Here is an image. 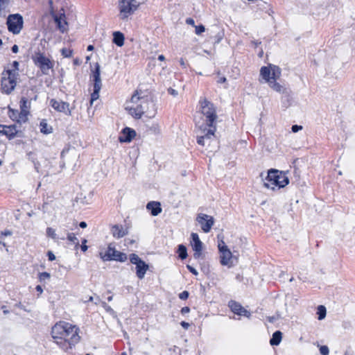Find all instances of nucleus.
I'll use <instances>...</instances> for the list:
<instances>
[{"label":"nucleus","mask_w":355,"mask_h":355,"mask_svg":"<svg viewBox=\"0 0 355 355\" xmlns=\"http://www.w3.org/2000/svg\"><path fill=\"white\" fill-rule=\"evenodd\" d=\"M125 110L134 119H141L143 115L153 118L157 113V107L151 96L145 92L136 90L130 99L125 103Z\"/></svg>","instance_id":"nucleus-1"},{"label":"nucleus","mask_w":355,"mask_h":355,"mask_svg":"<svg viewBox=\"0 0 355 355\" xmlns=\"http://www.w3.org/2000/svg\"><path fill=\"white\" fill-rule=\"evenodd\" d=\"M79 328L69 322L60 321L51 329L54 342L64 351L71 349L80 340Z\"/></svg>","instance_id":"nucleus-2"},{"label":"nucleus","mask_w":355,"mask_h":355,"mask_svg":"<svg viewBox=\"0 0 355 355\" xmlns=\"http://www.w3.org/2000/svg\"><path fill=\"white\" fill-rule=\"evenodd\" d=\"M199 103L200 105L201 112L205 117V124L200 126L202 135H198L197 142L199 145L205 146V140H210L212 137H215L214 133L216 130L215 123L217 114L214 104L206 98L201 99Z\"/></svg>","instance_id":"nucleus-3"},{"label":"nucleus","mask_w":355,"mask_h":355,"mask_svg":"<svg viewBox=\"0 0 355 355\" xmlns=\"http://www.w3.org/2000/svg\"><path fill=\"white\" fill-rule=\"evenodd\" d=\"M289 183L288 178L286 173L275 169H270L268 172V175L263 182V186L267 189L275 190L276 187L279 189L286 187Z\"/></svg>","instance_id":"nucleus-4"},{"label":"nucleus","mask_w":355,"mask_h":355,"mask_svg":"<svg viewBox=\"0 0 355 355\" xmlns=\"http://www.w3.org/2000/svg\"><path fill=\"white\" fill-rule=\"evenodd\" d=\"M139 3L137 0H120L118 4L119 17L123 21H127L138 9Z\"/></svg>","instance_id":"nucleus-5"},{"label":"nucleus","mask_w":355,"mask_h":355,"mask_svg":"<svg viewBox=\"0 0 355 355\" xmlns=\"http://www.w3.org/2000/svg\"><path fill=\"white\" fill-rule=\"evenodd\" d=\"M18 72L13 70H5L2 73L1 90L6 94H10L17 85Z\"/></svg>","instance_id":"nucleus-6"},{"label":"nucleus","mask_w":355,"mask_h":355,"mask_svg":"<svg viewBox=\"0 0 355 355\" xmlns=\"http://www.w3.org/2000/svg\"><path fill=\"white\" fill-rule=\"evenodd\" d=\"M260 76L268 84L274 79H279L281 76V69L279 67L269 64L262 67L260 69Z\"/></svg>","instance_id":"nucleus-7"},{"label":"nucleus","mask_w":355,"mask_h":355,"mask_svg":"<svg viewBox=\"0 0 355 355\" xmlns=\"http://www.w3.org/2000/svg\"><path fill=\"white\" fill-rule=\"evenodd\" d=\"M100 256L104 261L114 260L124 262L127 259V255L116 250L111 243L108 245L107 252L105 254L100 252Z\"/></svg>","instance_id":"nucleus-8"},{"label":"nucleus","mask_w":355,"mask_h":355,"mask_svg":"<svg viewBox=\"0 0 355 355\" xmlns=\"http://www.w3.org/2000/svg\"><path fill=\"white\" fill-rule=\"evenodd\" d=\"M23 17L19 14L10 15L7 19L8 29L13 34L20 33L23 27Z\"/></svg>","instance_id":"nucleus-9"},{"label":"nucleus","mask_w":355,"mask_h":355,"mask_svg":"<svg viewBox=\"0 0 355 355\" xmlns=\"http://www.w3.org/2000/svg\"><path fill=\"white\" fill-rule=\"evenodd\" d=\"M34 62L40 68L44 74H48L49 69L53 67V62L42 53H38L35 55Z\"/></svg>","instance_id":"nucleus-10"},{"label":"nucleus","mask_w":355,"mask_h":355,"mask_svg":"<svg viewBox=\"0 0 355 355\" xmlns=\"http://www.w3.org/2000/svg\"><path fill=\"white\" fill-rule=\"evenodd\" d=\"M196 220L200 225L202 231L205 233L209 232L214 223V219L212 216L205 214H199Z\"/></svg>","instance_id":"nucleus-11"},{"label":"nucleus","mask_w":355,"mask_h":355,"mask_svg":"<svg viewBox=\"0 0 355 355\" xmlns=\"http://www.w3.org/2000/svg\"><path fill=\"white\" fill-rule=\"evenodd\" d=\"M50 105L53 107L55 110L59 112H62L67 116L71 115V110L70 108L69 103L67 102L62 101L61 100L51 99Z\"/></svg>","instance_id":"nucleus-12"},{"label":"nucleus","mask_w":355,"mask_h":355,"mask_svg":"<svg viewBox=\"0 0 355 355\" xmlns=\"http://www.w3.org/2000/svg\"><path fill=\"white\" fill-rule=\"evenodd\" d=\"M229 307L232 312L239 315H243L247 318H250L251 315L250 313L248 310L243 307L241 304L235 301H230L229 302Z\"/></svg>","instance_id":"nucleus-13"},{"label":"nucleus","mask_w":355,"mask_h":355,"mask_svg":"<svg viewBox=\"0 0 355 355\" xmlns=\"http://www.w3.org/2000/svg\"><path fill=\"white\" fill-rule=\"evenodd\" d=\"M191 238L193 240L192 248L194 250L193 257L195 259H199L202 255V243L196 233H192Z\"/></svg>","instance_id":"nucleus-14"},{"label":"nucleus","mask_w":355,"mask_h":355,"mask_svg":"<svg viewBox=\"0 0 355 355\" xmlns=\"http://www.w3.org/2000/svg\"><path fill=\"white\" fill-rule=\"evenodd\" d=\"M220 263L223 266H227L228 268H231L233 266V255L232 252L229 250H225L224 252H220Z\"/></svg>","instance_id":"nucleus-15"},{"label":"nucleus","mask_w":355,"mask_h":355,"mask_svg":"<svg viewBox=\"0 0 355 355\" xmlns=\"http://www.w3.org/2000/svg\"><path fill=\"white\" fill-rule=\"evenodd\" d=\"M17 133V130L15 125L9 126L0 125V134L7 136L9 139H13Z\"/></svg>","instance_id":"nucleus-16"},{"label":"nucleus","mask_w":355,"mask_h":355,"mask_svg":"<svg viewBox=\"0 0 355 355\" xmlns=\"http://www.w3.org/2000/svg\"><path fill=\"white\" fill-rule=\"evenodd\" d=\"M53 19L55 22L57 24V26L58 29L62 32L64 33L67 31V22L65 20V15L64 13H61L59 15H54Z\"/></svg>","instance_id":"nucleus-17"},{"label":"nucleus","mask_w":355,"mask_h":355,"mask_svg":"<svg viewBox=\"0 0 355 355\" xmlns=\"http://www.w3.org/2000/svg\"><path fill=\"white\" fill-rule=\"evenodd\" d=\"M111 232L114 238L120 239L127 235L128 231L121 225H114L112 227Z\"/></svg>","instance_id":"nucleus-18"},{"label":"nucleus","mask_w":355,"mask_h":355,"mask_svg":"<svg viewBox=\"0 0 355 355\" xmlns=\"http://www.w3.org/2000/svg\"><path fill=\"white\" fill-rule=\"evenodd\" d=\"M123 137H119L121 142H130L136 135L134 130L130 128H125L122 131Z\"/></svg>","instance_id":"nucleus-19"},{"label":"nucleus","mask_w":355,"mask_h":355,"mask_svg":"<svg viewBox=\"0 0 355 355\" xmlns=\"http://www.w3.org/2000/svg\"><path fill=\"white\" fill-rule=\"evenodd\" d=\"M147 209L150 211L153 216H155L162 212L161 204L159 202L151 201L146 205Z\"/></svg>","instance_id":"nucleus-20"},{"label":"nucleus","mask_w":355,"mask_h":355,"mask_svg":"<svg viewBox=\"0 0 355 355\" xmlns=\"http://www.w3.org/2000/svg\"><path fill=\"white\" fill-rule=\"evenodd\" d=\"M149 266L144 261L136 265V275L140 279L144 278L146 271L148 270Z\"/></svg>","instance_id":"nucleus-21"},{"label":"nucleus","mask_w":355,"mask_h":355,"mask_svg":"<svg viewBox=\"0 0 355 355\" xmlns=\"http://www.w3.org/2000/svg\"><path fill=\"white\" fill-rule=\"evenodd\" d=\"M277 79H274L273 80H271V82L268 83L270 87L278 93H286V89L284 88L282 85H281L279 83H277Z\"/></svg>","instance_id":"nucleus-22"},{"label":"nucleus","mask_w":355,"mask_h":355,"mask_svg":"<svg viewBox=\"0 0 355 355\" xmlns=\"http://www.w3.org/2000/svg\"><path fill=\"white\" fill-rule=\"evenodd\" d=\"M113 42L118 46H122L124 44V35L121 32L116 31L113 33Z\"/></svg>","instance_id":"nucleus-23"},{"label":"nucleus","mask_w":355,"mask_h":355,"mask_svg":"<svg viewBox=\"0 0 355 355\" xmlns=\"http://www.w3.org/2000/svg\"><path fill=\"white\" fill-rule=\"evenodd\" d=\"M31 103L28 101V100L25 98L22 97L20 100V108H21V114H26L28 112V110L30 108Z\"/></svg>","instance_id":"nucleus-24"},{"label":"nucleus","mask_w":355,"mask_h":355,"mask_svg":"<svg viewBox=\"0 0 355 355\" xmlns=\"http://www.w3.org/2000/svg\"><path fill=\"white\" fill-rule=\"evenodd\" d=\"M282 338V333L280 331H277L273 333L272 338L270 340L271 345H278Z\"/></svg>","instance_id":"nucleus-25"},{"label":"nucleus","mask_w":355,"mask_h":355,"mask_svg":"<svg viewBox=\"0 0 355 355\" xmlns=\"http://www.w3.org/2000/svg\"><path fill=\"white\" fill-rule=\"evenodd\" d=\"M40 131L44 134H49L52 132V128L49 126L45 120H42L40 123Z\"/></svg>","instance_id":"nucleus-26"},{"label":"nucleus","mask_w":355,"mask_h":355,"mask_svg":"<svg viewBox=\"0 0 355 355\" xmlns=\"http://www.w3.org/2000/svg\"><path fill=\"white\" fill-rule=\"evenodd\" d=\"M178 252L179 257L181 259L183 260L187 258V248L184 245L181 244V245H178Z\"/></svg>","instance_id":"nucleus-27"},{"label":"nucleus","mask_w":355,"mask_h":355,"mask_svg":"<svg viewBox=\"0 0 355 355\" xmlns=\"http://www.w3.org/2000/svg\"><path fill=\"white\" fill-rule=\"evenodd\" d=\"M93 81H97V80H101V70H100V65L98 63H96L95 69L93 71Z\"/></svg>","instance_id":"nucleus-28"},{"label":"nucleus","mask_w":355,"mask_h":355,"mask_svg":"<svg viewBox=\"0 0 355 355\" xmlns=\"http://www.w3.org/2000/svg\"><path fill=\"white\" fill-rule=\"evenodd\" d=\"M326 313H327L326 308L324 306H322V305L318 306V311H317V314L318 315V320H321L324 319L326 316Z\"/></svg>","instance_id":"nucleus-29"},{"label":"nucleus","mask_w":355,"mask_h":355,"mask_svg":"<svg viewBox=\"0 0 355 355\" xmlns=\"http://www.w3.org/2000/svg\"><path fill=\"white\" fill-rule=\"evenodd\" d=\"M46 236L48 237H50L55 241L58 240V238L57 237V234L55 233V230L53 229L52 227H47L46 229Z\"/></svg>","instance_id":"nucleus-30"},{"label":"nucleus","mask_w":355,"mask_h":355,"mask_svg":"<svg viewBox=\"0 0 355 355\" xmlns=\"http://www.w3.org/2000/svg\"><path fill=\"white\" fill-rule=\"evenodd\" d=\"M130 262L132 263V264H135V265H137L139 264L140 262L143 261V260H141L139 256L136 254H131L130 255Z\"/></svg>","instance_id":"nucleus-31"},{"label":"nucleus","mask_w":355,"mask_h":355,"mask_svg":"<svg viewBox=\"0 0 355 355\" xmlns=\"http://www.w3.org/2000/svg\"><path fill=\"white\" fill-rule=\"evenodd\" d=\"M38 277L40 282H45L46 280H49L50 279L51 275L47 272H40Z\"/></svg>","instance_id":"nucleus-32"},{"label":"nucleus","mask_w":355,"mask_h":355,"mask_svg":"<svg viewBox=\"0 0 355 355\" xmlns=\"http://www.w3.org/2000/svg\"><path fill=\"white\" fill-rule=\"evenodd\" d=\"M67 239L69 241L74 243L76 246L79 245V241L78 238L73 233H69L67 235Z\"/></svg>","instance_id":"nucleus-33"},{"label":"nucleus","mask_w":355,"mask_h":355,"mask_svg":"<svg viewBox=\"0 0 355 355\" xmlns=\"http://www.w3.org/2000/svg\"><path fill=\"white\" fill-rule=\"evenodd\" d=\"M99 92L100 91L94 90L91 94V99H90V105H92L94 101L97 100L99 98Z\"/></svg>","instance_id":"nucleus-34"},{"label":"nucleus","mask_w":355,"mask_h":355,"mask_svg":"<svg viewBox=\"0 0 355 355\" xmlns=\"http://www.w3.org/2000/svg\"><path fill=\"white\" fill-rule=\"evenodd\" d=\"M218 250L219 252H224L225 250H229L230 249L227 248V246L225 245V242L223 241V240H220L219 242H218Z\"/></svg>","instance_id":"nucleus-35"},{"label":"nucleus","mask_w":355,"mask_h":355,"mask_svg":"<svg viewBox=\"0 0 355 355\" xmlns=\"http://www.w3.org/2000/svg\"><path fill=\"white\" fill-rule=\"evenodd\" d=\"M62 55L65 58H70L72 55L73 51L68 49H62L61 50Z\"/></svg>","instance_id":"nucleus-36"},{"label":"nucleus","mask_w":355,"mask_h":355,"mask_svg":"<svg viewBox=\"0 0 355 355\" xmlns=\"http://www.w3.org/2000/svg\"><path fill=\"white\" fill-rule=\"evenodd\" d=\"M205 28L203 25L195 26V33L196 35H200L205 32Z\"/></svg>","instance_id":"nucleus-37"},{"label":"nucleus","mask_w":355,"mask_h":355,"mask_svg":"<svg viewBox=\"0 0 355 355\" xmlns=\"http://www.w3.org/2000/svg\"><path fill=\"white\" fill-rule=\"evenodd\" d=\"M320 352L322 355H328L329 350L327 346L323 345L320 347Z\"/></svg>","instance_id":"nucleus-38"},{"label":"nucleus","mask_w":355,"mask_h":355,"mask_svg":"<svg viewBox=\"0 0 355 355\" xmlns=\"http://www.w3.org/2000/svg\"><path fill=\"white\" fill-rule=\"evenodd\" d=\"M102 87L101 80H97L94 82V89L101 91Z\"/></svg>","instance_id":"nucleus-39"},{"label":"nucleus","mask_w":355,"mask_h":355,"mask_svg":"<svg viewBox=\"0 0 355 355\" xmlns=\"http://www.w3.org/2000/svg\"><path fill=\"white\" fill-rule=\"evenodd\" d=\"M189 292L187 291H184L179 294V297H180V299H181L182 300H185L189 297Z\"/></svg>","instance_id":"nucleus-40"},{"label":"nucleus","mask_w":355,"mask_h":355,"mask_svg":"<svg viewBox=\"0 0 355 355\" xmlns=\"http://www.w3.org/2000/svg\"><path fill=\"white\" fill-rule=\"evenodd\" d=\"M69 154V155H74L75 157H78V156L77 155V154L76 153V152L74 150H73L72 152H69V151H67V153H65L64 151H63L62 153V156L63 157H64L67 155Z\"/></svg>","instance_id":"nucleus-41"},{"label":"nucleus","mask_w":355,"mask_h":355,"mask_svg":"<svg viewBox=\"0 0 355 355\" xmlns=\"http://www.w3.org/2000/svg\"><path fill=\"white\" fill-rule=\"evenodd\" d=\"M47 256H48L49 260L51 261H54L55 259V256L51 251L48 252Z\"/></svg>","instance_id":"nucleus-42"},{"label":"nucleus","mask_w":355,"mask_h":355,"mask_svg":"<svg viewBox=\"0 0 355 355\" xmlns=\"http://www.w3.org/2000/svg\"><path fill=\"white\" fill-rule=\"evenodd\" d=\"M168 94H170L171 95L173 96H176L178 95V91L170 87L168 89Z\"/></svg>","instance_id":"nucleus-43"},{"label":"nucleus","mask_w":355,"mask_h":355,"mask_svg":"<svg viewBox=\"0 0 355 355\" xmlns=\"http://www.w3.org/2000/svg\"><path fill=\"white\" fill-rule=\"evenodd\" d=\"M291 129L293 132H297L299 130H302V127L301 125H294L292 126Z\"/></svg>","instance_id":"nucleus-44"},{"label":"nucleus","mask_w":355,"mask_h":355,"mask_svg":"<svg viewBox=\"0 0 355 355\" xmlns=\"http://www.w3.org/2000/svg\"><path fill=\"white\" fill-rule=\"evenodd\" d=\"M187 268L188 270L193 275H197L198 274V271L194 268H193L192 266H189V265H187Z\"/></svg>","instance_id":"nucleus-45"},{"label":"nucleus","mask_w":355,"mask_h":355,"mask_svg":"<svg viewBox=\"0 0 355 355\" xmlns=\"http://www.w3.org/2000/svg\"><path fill=\"white\" fill-rule=\"evenodd\" d=\"M12 67H13L14 69H12L11 70H13V71H15L17 72V71H18V67H19V62H18L17 61H14V62H12Z\"/></svg>","instance_id":"nucleus-46"},{"label":"nucleus","mask_w":355,"mask_h":355,"mask_svg":"<svg viewBox=\"0 0 355 355\" xmlns=\"http://www.w3.org/2000/svg\"><path fill=\"white\" fill-rule=\"evenodd\" d=\"M186 23L195 27V21L192 18H187L186 19Z\"/></svg>","instance_id":"nucleus-47"},{"label":"nucleus","mask_w":355,"mask_h":355,"mask_svg":"<svg viewBox=\"0 0 355 355\" xmlns=\"http://www.w3.org/2000/svg\"><path fill=\"white\" fill-rule=\"evenodd\" d=\"M86 242H87V240L86 239H84L83 241V244L81 245V250L83 251V252H85L87 250V245H86Z\"/></svg>","instance_id":"nucleus-48"},{"label":"nucleus","mask_w":355,"mask_h":355,"mask_svg":"<svg viewBox=\"0 0 355 355\" xmlns=\"http://www.w3.org/2000/svg\"><path fill=\"white\" fill-rule=\"evenodd\" d=\"M189 311H190V309L188 306H184V307L182 308V309H181L182 314L188 313Z\"/></svg>","instance_id":"nucleus-49"},{"label":"nucleus","mask_w":355,"mask_h":355,"mask_svg":"<svg viewBox=\"0 0 355 355\" xmlns=\"http://www.w3.org/2000/svg\"><path fill=\"white\" fill-rule=\"evenodd\" d=\"M10 0H0V7H5L8 4Z\"/></svg>","instance_id":"nucleus-50"},{"label":"nucleus","mask_w":355,"mask_h":355,"mask_svg":"<svg viewBox=\"0 0 355 355\" xmlns=\"http://www.w3.org/2000/svg\"><path fill=\"white\" fill-rule=\"evenodd\" d=\"M11 50L14 53H17L19 51V47L17 45L15 44L12 46Z\"/></svg>","instance_id":"nucleus-51"},{"label":"nucleus","mask_w":355,"mask_h":355,"mask_svg":"<svg viewBox=\"0 0 355 355\" xmlns=\"http://www.w3.org/2000/svg\"><path fill=\"white\" fill-rule=\"evenodd\" d=\"M180 324L183 328H184L186 329H188L189 327V324L184 321L181 322Z\"/></svg>","instance_id":"nucleus-52"},{"label":"nucleus","mask_w":355,"mask_h":355,"mask_svg":"<svg viewBox=\"0 0 355 355\" xmlns=\"http://www.w3.org/2000/svg\"><path fill=\"white\" fill-rule=\"evenodd\" d=\"M226 80H227V79H226V78H225V77H222V78H220L217 80V82H218V83H225V82H226Z\"/></svg>","instance_id":"nucleus-53"},{"label":"nucleus","mask_w":355,"mask_h":355,"mask_svg":"<svg viewBox=\"0 0 355 355\" xmlns=\"http://www.w3.org/2000/svg\"><path fill=\"white\" fill-rule=\"evenodd\" d=\"M36 291L40 293V294L42 293L43 289L41 286L37 285L35 288Z\"/></svg>","instance_id":"nucleus-54"},{"label":"nucleus","mask_w":355,"mask_h":355,"mask_svg":"<svg viewBox=\"0 0 355 355\" xmlns=\"http://www.w3.org/2000/svg\"><path fill=\"white\" fill-rule=\"evenodd\" d=\"M1 234L4 236H10L12 234V232L9 230H6L5 232H1Z\"/></svg>","instance_id":"nucleus-55"},{"label":"nucleus","mask_w":355,"mask_h":355,"mask_svg":"<svg viewBox=\"0 0 355 355\" xmlns=\"http://www.w3.org/2000/svg\"><path fill=\"white\" fill-rule=\"evenodd\" d=\"M79 225L81 228H85L87 227V223L84 221H82L80 223Z\"/></svg>","instance_id":"nucleus-56"},{"label":"nucleus","mask_w":355,"mask_h":355,"mask_svg":"<svg viewBox=\"0 0 355 355\" xmlns=\"http://www.w3.org/2000/svg\"><path fill=\"white\" fill-rule=\"evenodd\" d=\"M180 64H181L184 68H185V67H186V64H185V62H184V60H183V59H180Z\"/></svg>","instance_id":"nucleus-57"},{"label":"nucleus","mask_w":355,"mask_h":355,"mask_svg":"<svg viewBox=\"0 0 355 355\" xmlns=\"http://www.w3.org/2000/svg\"><path fill=\"white\" fill-rule=\"evenodd\" d=\"M73 64H74L75 65H79V64H80V60H79L78 59H75V60H73Z\"/></svg>","instance_id":"nucleus-58"},{"label":"nucleus","mask_w":355,"mask_h":355,"mask_svg":"<svg viewBox=\"0 0 355 355\" xmlns=\"http://www.w3.org/2000/svg\"><path fill=\"white\" fill-rule=\"evenodd\" d=\"M158 60H160V61H163V60H165V57L163 55H159L158 56Z\"/></svg>","instance_id":"nucleus-59"},{"label":"nucleus","mask_w":355,"mask_h":355,"mask_svg":"<svg viewBox=\"0 0 355 355\" xmlns=\"http://www.w3.org/2000/svg\"><path fill=\"white\" fill-rule=\"evenodd\" d=\"M94 49V46L93 45H89L87 46V51H93Z\"/></svg>","instance_id":"nucleus-60"},{"label":"nucleus","mask_w":355,"mask_h":355,"mask_svg":"<svg viewBox=\"0 0 355 355\" xmlns=\"http://www.w3.org/2000/svg\"><path fill=\"white\" fill-rule=\"evenodd\" d=\"M252 42L254 44L255 46H257L259 44H261L260 42H257V41H252Z\"/></svg>","instance_id":"nucleus-61"},{"label":"nucleus","mask_w":355,"mask_h":355,"mask_svg":"<svg viewBox=\"0 0 355 355\" xmlns=\"http://www.w3.org/2000/svg\"><path fill=\"white\" fill-rule=\"evenodd\" d=\"M107 300H108L109 302L112 301V296H110V297H107Z\"/></svg>","instance_id":"nucleus-62"},{"label":"nucleus","mask_w":355,"mask_h":355,"mask_svg":"<svg viewBox=\"0 0 355 355\" xmlns=\"http://www.w3.org/2000/svg\"><path fill=\"white\" fill-rule=\"evenodd\" d=\"M8 313H9V311L8 310H3V313L4 314H7Z\"/></svg>","instance_id":"nucleus-63"},{"label":"nucleus","mask_w":355,"mask_h":355,"mask_svg":"<svg viewBox=\"0 0 355 355\" xmlns=\"http://www.w3.org/2000/svg\"><path fill=\"white\" fill-rule=\"evenodd\" d=\"M344 355H352V354H350L348 352H345Z\"/></svg>","instance_id":"nucleus-64"}]
</instances>
